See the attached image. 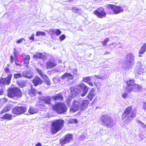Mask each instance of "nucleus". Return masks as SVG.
Here are the masks:
<instances>
[{
	"label": "nucleus",
	"instance_id": "680f3d73",
	"mask_svg": "<svg viewBox=\"0 0 146 146\" xmlns=\"http://www.w3.org/2000/svg\"><path fill=\"white\" fill-rule=\"evenodd\" d=\"M13 54L14 56V58H15V59H16L17 57V53L15 51H14V52L13 53Z\"/></svg>",
	"mask_w": 146,
	"mask_h": 146
},
{
	"label": "nucleus",
	"instance_id": "a18cd8bd",
	"mask_svg": "<svg viewBox=\"0 0 146 146\" xmlns=\"http://www.w3.org/2000/svg\"><path fill=\"white\" fill-rule=\"evenodd\" d=\"M5 72L7 74V75L10 74H12L10 69L8 68H6L5 69Z\"/></svg>",
	"mask_w": 146,
	"mask_h": 146
},
{
	"label": "nucleus",
	"instance_id": "79ce46f5",
	"mask_svg": "<svg viewBox=\"0 0 146 146\" xmlns=\"http://www.w3.org/2000/svg\"><path fill=\"white\" fill-rule=\"evenodd\" d=\"M54 30L55 29H50L49 31L47 30H45V31L51 34H54Z\"/></svg>",
	"mask_w": 146,
	"mask_h": 146
},
{
	"label": "nucleus",
	"instance_id": "6ab92c4d",
	"mask_svg": "<svg viewBox=\"0 0 146 146\" xmlns=\"http://www.w3.org/2000/svg\"><path fill=\"white\" fill-rule=\"evenodd\" d=\"M52 98L55 100H63V98L61 93H59L56 95H54L52 96Z\"/></svg>",
	"mask_w": 146,
	"mask_h": 146
},
{
	"label": "nucleus",
	"instance_id": "2f4dec72",
	"mask_svg": "<svg viewBox=\"0 0 146 146\" xmlns=\"http://www.w3.org/2000/svg\"><path fill=\"white\" fill-rule=\"evenodd\" d=\"M146 49V44L145 43L144 44L143 46L141 47V49L140 50L139 53V54H143L144 53Z\"/></svg>",
	"mask_w": 146,
	"mask_h": 146
},
{
	"label": "nucleus",
	"instance_id": "c9c22d12",
	"mask_svg": "<svg viewBox=\"0 0 146 146\" xmlns=\"http://www.w3.org/2000/svg\"><path fill=\"white\" fill-rule=\"evenodd\" d=\"M61 33V31L59 29H55L54 30V34L56 36H58Z\"/></svg>",
	"mask_w": 146,
	"mask_h": 146
},
{
	"label": "nucleus",
	"instance_id": "cd10ccee",
	"mask_svg": "<svg viewBox=\"0 0 146 146\" xmlns=\"http://www.w3.org/2000/svg\"><path fill=\"white\" fill-rule=\"evenodd\" d=\"M28 94L31 97H34L36 95V90L33 88H31L29 91Z\"/></svg>",
	"mask_w": 146,
	"mask_h": 146
},
{
	"label": "nucleus",
	"instance_id": "58836bf2",
	"mask_svg": "<svg viewBox=\"0 0 146 146\" xmlns=\"http://www.w3.org/2000/svg\"><path fill=\"white\" fill-rule=\"evenodd\" d=\"M125 91L129 93L132 91V86H128L125 89Z\"/></svg>",
	"mask_w": 146,
	"mask_h": 146
},
{
	"label": "nucleus",
	"instance_id": "f8f14e48",
	"mask_svg": "<svg viewBox=\"0 0 146 146\" xmlns=\"http://www.w3.org/2000/svg\"><path fill=\"white\" fill-rule=\"evenodd\" d=\"M12 74H10L7 75V78H1L0 79V85L1 84L8 85L10 84Z\"/></svg>",
	"mask_w": 146,
	"mask_h": 146
},
{
	"label": "nucleus",
	"instance_id": "9d476101",
	"mask_svg": "<svg viewBox=\"0 0 146 146\" xmlns=\"http://www.w3.org/2000/svg\"><path fill=\"white\" fill-rule=\"evenodd\" d=\"M27 110L26 107L23 106H15L12 110L13 113L20 115L25 113Z\"/></svg>",
	"mask_w": 146,
	"mask_h": 146
},
{
	"label": "nucleus",
	"instance_id": "c85d7f7f",
	"mask_svg": "<svg viewBox=\"0 0 146 146\" xmlns=\"http://www.w3.org/2000/svg\"><path fill=\"white\" fill-rule=\"evenodd\" d=\"M70 96L74 97L76 96V92L75 90V88L74 87H71L70 88Z\"/></svg>",
	"mask_w": 146,
	"mask_h": 146
},
{
	"label": "nucleus",
	"instance_id": "0e129e2a",
	"mask_svg": "<svg viewBox=\"0 0 146 146\" xmlns=\"http://www.w3.org/2000/svg\"><path fill=\"white\" fill-rule=\"evenodd\" d=\"M91 86H94L93 84L91 82H90V81L88 82V83Z\"/></svg>",
	"mask_w": 146,
	"mask_h": 146
},
{
	"label": "nucleus",
	"instance_id": "49530a36",
	"mask_svg": "<svg viewBox=\"0 0 146 146\" xmlns=\"http://www.w3.org/2000/svg\"><path fill=\"white\" fill-rule=\"evenodd\" d=\"M10 58V62L12 64L13 63L14 61H15V60L16 61V59H15V58L12 55L11 56Z\"/></svg>",
	"mask_w": 146,
	"mask_h": 146
},
{
	"label": "nucleus",
	"instance_id": "603ef678",
	"mask_svg": "<svg viewBox=\"0 0 146 146\" xmlns=\"http://www.w3.org/2000/svg\"><path fill=\"white\" fill-rule=\"evenodd\" d=\"M34 34H32L31 35V36L29 37V38L30 40H31L32 41H34Z\"/></svg>",
	"mask_w": 146,
	"mask_h": 146
},
{
	"label": "nucleus",
	"instance_id": "7ed1b4c3",
	"mask_svg": "<svg viewBox=\"0 0 146 146\" xmlns=\"http://www.w3.org/2000/svg\"><path fill=\"white\" fill-rule=\"evenodd\" d=\"M64 121L62 119H56L52 122L51 129L52 133H56L61 129L64 126Z\"/></svg>",
	"mask_w": 146,
	"mask_h": 146
},
{
	"label": "nucleus",
	"instance_id": "9b49d317",
	"mask_svg": "<svg viewBox=\"0 0 146 146\" xmlns=\"http://www.w3.org/2000/svg\"><path fill=\"white\" fill-rule=\"evenodd\" d=\"M94 13L100 18H102L106 17V13L102 7H100L94 12Z\"/></svg>",
	"mask_w": 146,
	"mask_h": 146
},
{
	"label": "nucleus",
	"instance_id": "37998d69",
	"mask_svg": "<svg viewBox=\"0 0 146 146\" xmlns=\"http://www.w3.org/2000/svg\"><path fill=\"white\" fill-rule=\"evenodd\" d=\"M86 94L84 93L83 91L81 90L78 93V94L80 96L82 97H84Z\"/></svg>",
	"mask_w": 146,
	"mask_h": 146
},
{
	"label": "nucleus",
	"instance_id": "39448f33",
	"mask_svg": "<svg viewBox=\"0 0 146 146\" xmlns=\"http://www.w3.org/2000/svg\"><path fill=\"white\" fill-rule=\"evenodd\" d=\"M101 124L107 127L111 128L114 125V122L111 117L106 115H102L100 118Z\"/></svg>",
	"mask_w": 146,
	"mask_h": 146
},
{
	"label": "nucleus",
	"instance_id": "e2e57ef3",
	"mask_svg": "<svg viewBox=\"0 0 146 146\" xmlns=\"http://www.w3.org/2000/svg\"><path fill=\"white\" fill-rule=\"evenodd\" d=\"M94 76H95V77H97V79H102V80H104V79H103L102 77H100L99 76H97L96 75H95Z\"/></svg>",
	"mask_w": 146,
	"mask_h": 146
},
{
	"label": "nucleus",
	"instance_id": "412c9836",
	"mask_svg": "<svg viewBox=\"0 0 146 146\" xmlns=\"http://www.w3.org/2000/svg\"><path fill=\"white\" fill-rule=\"evenodd\" d=\"M66 78L72 80L73 79V76L69 73H66L62 76L61 79H63Z\"/></svg>",
	"mask_w": 146,
	"mask_h": 146
},
{
	"label": "nucleus",
	"instance_id": "bf43d9fd",
	"mask_svg": "<svg viewBox=\"0 0 146 146\" xmlns=\"http://www.w3.org/2000/svg\"><path fill=\"white\" fill-rule=\"evenodd\" d=\"M85 136L84 135H82L80 136L81 140L82 141L84 140L85 139Z\"/></svg>",
	"mask_w": 146,
	"mask_h": 146
},
{
	"label": "nucleus",
	"instance_id": "774afa93",
	"mask_svg": "<svg viewBox=\"0 0 146 146\" xmlns=\"http://www.w3.org/2000/svg\"><path fill=\"white\" fill-rule=\"evenodd\" d=\"M41 144L40 143H38L36 144L35 145V146H41Z\"/></svg>",
	"mask_w": 146,
	"mask_h": 146
},
{
	"label": "nucleus",
	"instance_id": "20e7f679",
	"mask_svg": "<svg viewBox=\"0 0 146 146\" xmlns=\"http://www.w3.org/2000/svg\"><path fill=\"white\" fill-rule=\"evenodd\" d=\"M7 95L9 97L17 100L21 97L22 93L19 88H14L9 89Z\"/></svg>",
	"mask_w": 146,
	"mask_h": 146
},
{
	"label": "nucleus",
	"instance_id": "6e6d98bb",
	"mask_svg": "<svg viewBox=\"0 0 146 146\" xmlns=\"http://www.w3.org/2000/svg\"><path fill=\"white\" fill-rule=\"evenodd\" d=\"M137 123L139 124H141V126H142L143 127H145V125L143 123H142L140 121L138 120Z\"/></svg>",
	"mask_w": 146,
	"mask_h": 146
},
{
	"label": "nucleus",
	"instance_id": "4c0bfd02",
	"mask_svg": "<svg viewBox=\"0 0 146 146\" xmlns=\"http://www.w3.org/2000/svg\"><path fill=\"white\" fill-rule=\"evenodd\" d=\"M143 67V66L142 65L141 62L140 61H138L137 62L136 64V66L135 68H140Z\"/></svg>",
	"mask_w": 146,
	"mask_h": 146
},
{
	"label": "nucleus",
	"instance_id": "a211bd4d",
	"mask_svg": "<svg viewBox=\"0 0 146 146\" xmlns=\"http://www.w3.org/2000/svg\"><path fill=\"white\" fill-rule=\"evenodd\" d=\"M33 57L35 58H41L44 60L46 58V56L41 53L36 52L33 55Z\"/></svg>",
	"mask_w": 146,
	"mask_h": 146
},
{
	"label": "nucleus",
	"instance_id": "de8ad7c7",
	"mask_svg": "<svg viewBox=\"0 0 146 146\" xmlns=\"http://www.w3.org/2000/svg\"><path fill=\"white\" fill-rule=\"evenodd\" d=\"M35 69L37 71V72L38 73L40 76L43 74L42 71L40 69L38 68H36Z\"/></svg>",
	"mask_w": 146,
	"mask_h": 146
},
{
	"label": "nucleus",
	"instance_id": "2eb2a0df",
	"mask_svg": "<svg viewBox=\"0 0 146 146\" xmlns=\"http://www.w3.org/2000/svg\"><path fill=\"white\" fill-rule=\"evenodd\" d=\"M95 89L92 88L87 95L86 98H88L90 101H92L96 95V94L95 93Z\"/></svg>",
	"mask_w": 146,
	"mask_h": 146
},
{
	"label": "nucleus",
	"instance_id": "4468645a",
	"mask_svg": "<svg viewBox=\"0 0 146 146\" xmlns=\"http://www.w3.org/2000/svg\"><path fill=\"white\" fill-rule=\"evenodd\" d=\"M22 57L23 58V61L24 62V64L26 67L28 68V64L29 63L30 59V56L29 55H25L24 54H22Z\"/></svg>",
	"mask_w": 146,
	"mask_h": 146
},
{
	"label": "nucleus",
	"instance_id": "7c9ffc66",
	"mask_svg": "<svg viewBox=\"0 0 146 146\" xmlns=\"http://www.w3.org/2000/svg\"><path fill=\"white\" fill-rule=\"evenodd\" d=\"M12 116L11 115L6 114L1 118L5 119L10 120L11 119Z\"/></svg>",
	"mask_w": 146,
	"mask_h": 146
},
{
	"label": "nucleus",
	"instance_id": "bb28decb",
	"mask_svg": "<svg viewBox=\"0 0 146 146\" xmlns=\"http://www.w3.org/2000/svg\"><path fill=\"white\" fill-rule=\"evenodd\" d=\"M40 76L43 79L44 82L48 85H50L51 84L50 82L46 75L43 74Z\"/></svg>",
	"mask_w": 146,
	"mask_h": 146
},
{
	"label": "nucleus",
	"instance_id": "f257e3e1",
	"mask_svg": "<svg viewBox=\"0 0 146 146\" xmlns=\"http://www.w3.org/2000/svg\"><path fill=\"white\" fill-rule=\"evenodd\" d=\"M135 110L132 109V107L130 106L127 108L123 114L122 118L124 119L126 117L125 123L128 124L135 116Z\"/></svg>",
	"mask_w": 146,
	"mask_h": 146
},
{
	"label": "nucleus",
	"instance_id": "c03bdc74",
	"mask_svg": "<svg viewBox=\"0 0 146 146\" xmlns=\"http://www.w3.org/2000/svg\"><path fill=\"white\" fill-rule=\"evenodd\" d=\"M53 80L55 84L58 83L60 81V79L56 77L54 78L53 79Z\"/></svg>",
	"mask_w": 146,
	"mask_h": 146
},
{
	"label": "nucleus",
	"instance_id": "72a5a7b5",
	"mask_svg": "<svg viewBox=\"0 0 146 146\" xmlns=\"http://www.w3.org/2000/svg\"><path fill=\"white\" fill-rule=\"evenodd\" d=\"M46 35V33L43 31H37L36 33V36H37L40 35L42 36H45Z\"/></svg>",
	"mask_w": 146,
	"mask_h": 146
},
{
	"label": "nucleus",
	"instance_id": "69168bd1",
	"mask_svg": "<svg viewBox=\"0 0 146 146\" xmlns=\"http://www.w3.org/2000/svg\"><path fill=\"white\" fill-rule=\"evenodd\" d=\"M76 0H69V1L71 3H76Z\"/></svg>",
	"mask_w": 146,
	"mask_h": 146
},
{
	"label": "nucleus",
	"instance_id": "09e8293b",
	"mask_svg": "<svg viewBox=\"0 0 146 146\" xmlns=\"http://www.w3.org/2000/svg\"><path fill=\"white\" fill-rule=\"evenodd\" d=\"M65 36L64 35H62L59 37V39L61 41H62L65 39Z\"/></svg>",
	"mask_w": 146,
	"mask_h": 146
},
{
	"label": "nucleus",
	"instance_id": "ea45409f",
	"mask_svg": "<svg viewBox=\"0 0 146 146\" xmlns=\"http://www.w3.org/2000/svg\"><path fill=\"white\" fill-rule=\"evenodd\" d=\"M14 78H21L22 76V75L20 73L14 74Z\"/></svg>",
	"mask_w": 146,
	"mask_h": 146
},
{
	"label": "nucleus",
	"instance_id": "a878e982",
	"mask_svg": "<svg viewBox=\"0 0 146 146\" xmlns=\"http://www.w3.org/2000/svg\"><path fill=\"white\" fill-rule=\"evenodd\" d=\"M28 111L29 113L30 114H33L37 113L38 112V110L37 109L32 106H30Z\"/></svg>",
	"mask_w": 146,
	"mask_h": 146
},
{
	"label": "nucleus",
	"instance_id": "473e14b6",
	"mask_svg": "<svg viewBox=\"0 0 146 146\" xmlns=\"http://www.w3.org/2000/svg\"><path fill=\"white\" fill-rule=\"evenodd\" d=\"M17 83L19 86L21 88H23L25 86V82L24 81H20Z\"/></svg>",
	"mask_w": 146,
	"mask_h": 146
},
{
	"label": "nucleus",
	"instance_id": "8fccbe9b",
	"mask_svg": "<svg viewBox=\"0 0 146 146\" xmlns=\"http://www.w3.org/2000/svg\"><path fill=\"white\" fill-rule=\"evenodd\" d=\"M23 41L25 42V39L24 38H21L17 41L16 42L17 44H19L23 42Z\"/></svg>",
	"mask_w": 146,
	"mask_h": 146
},
{
	"label": "nucleus",
	"instance_id": "393cba45",
	"mask_svg": "<svg viewBox=\"0 0 146 146\" xmlns=\"http://www.w3.org/2000/svg\"><path fill=\"white\" fill-rule=\"evenodd\" d=\"M145 71V70L144 69L143 67L135 68V72L139 75L142 74Z\"/></svg>",
	"mask_w": 146,
	"mask_h": 146
},
{
	"label": "nucleus",
	"instance_id": "f704fd0d",
	"mask_svg": "<svg viewBox=\"0 0 146 146\" xmlns=\"http://www.w3.org/2000/svg\"><path fill=\"white\" fill-rule=\"evenodd\" d=\"M110 40V38L108 37H107L104 40V41L101 42L102 43V44L103 46H106V44L107 42H109Z\"/></svg>",
	"mask_w": 146,
	"mask_h": 146
},
{
	"label": "nucleus",
	"instance_id": "ddd939ff",
	"mask_svg": "<svg viewBox=\"0 0 146 146\" xmlns=\"http://www.w3.org/2000/svg\"><path fill=\"white\" fill-rule=\"evenodd\" d=\"M56 62L54 60H48L46 63L47 69H50L56 66Z\"/></svg>",
	"mask_w": 146,
	"mask_h": 146
},
{
	"label": "nucleus",
	"instance_id": "1a4fd4ad",
	"mask_svg": "<svg viewBox=\"0 0 146 146\" xmlns=\"http://www.w3.org/2000/svg\"><path fill=\"white\" fill-rule=\"evenodd\" d=\"M72 134L68 133L64 137H62L60 139V144L62 145L68 143L72 140Z\"/></svg>",
	"mask_w": 146,
	"mask_h": 146
},
{
	"label": "nucleus",
	"instance_id": "a19ab883",
	"mask_svg": "<svg viewBox=\"0 0 146 146\" xmlns=\"http://www.w3.org/2000/svg\"><path fill=\"white\" fill-rule=\"evenodd\" d=\"M134 82V80H130L126 82V84L128 86H132V84Z\"/></svg>",
	"mask_w": 146,
	"mask_h": 146
},
{
	"label": "nucleus",
	"instance_id": "0eeeda50",
	"mask_svg": "<svg viewBox=\"0 0 146 146\" xmlns=\"http://www.w3.org/2000/svg\"><path fill=\"white\" fill-rule=\"evenodd\" d=\"M126 64L128 68H131L135 64V58L134 54L130 53L127 54L126 56Z\"/></svg>",
	"mask_w": 146,
	"mask_h": 146
},
{
	"label": "nucleus",
	"instance_id": "423d86ee",
	"mask_svg": "<svg viewBox=\"0 0 146 146\" xmlns=\"http://www.w3.org/2000/svg\"><path fill=\"white\" fill-rule=\"evenodd\" d=\"M53 110L58 113H61L66 112L67 110L66 106L64 104L59 103L55 105L53 107Z\"/></svg>",
	"mask_w": 146,
	"mask_h": 146
},
{
	"label": "nucleus",
	"instance_id": "b1692460",
	"mask_svg": "<svg viewBox=\"0 0 146 146\" xmlns=\"http://www.w3.org/2000/svg\"><path fill=\"white\" fill-rule=\"evenodd\" d=\"M45 104H51V98L50 97L46 96L44 97L42 100Z\"/></svg>",
	"mask_w": 146,
	"mask_h": 146
},
{
	"label": "nucleus",
	"instance_id": "13d9d810",
	"mask_svg": "<svg viewBox=\"0 0 146 146\" xmlns=\"http://www.w3.org/2000/svg\"><path fill=\"white\" fill-rule=\"evenodd\" d=\"M142 108L143 109L146 110V103H144L143 104Z\"/></svg>",
	"mask_w": 146,
	"mask_h": 146
},
{
	"label": "nucleus",
	"instance_id": "f03ea898",
	"mask_svg": "<svg viewBox=\"0 0 146 146\" xmlns=\"http://www.w3.org/2000/svg\"><path fill=\"white\" fill-rule=\"evenodd\" d=\"M89 102L87 100H84L81 102L80 100H74L71 108V110L73 112L77 111L79 109L84 110L88 106Z\"/></svg>",
	"mask_w": 146,
	"mask_h": 146
},
{
	"label": "nucleus",
	"instance_id": "c756f323",
	"mask_svg": "<svg viewBox=\"0 0 146 146\" xmlns=\"http://www.w3.org/2000/svg\"><path fill=\"white\" fill-rule=\"evenodd\" d=\"M11 109V107L9 106H5L1 111L0 113L2 114L3 113L9 111Z\"/></svg>",
	"mask_w": 146,
	"mask_h": 146
},
{
	"label": "nucleus",
	"instance_id": "052dcab7",
	"mask_svg": "<svg viewBox=\"0 0 146 146\" xmlns=\"http://www.w3.org/2000/svg\"><path fill=\"white\" fill-rule=\"evenodd\" d=\"M4 91L3 88H1L0 89V95L3 94Z\"/></svg>",
	"mask_w": 146,
	"mask_h": 146
},
{
	"label": "nucleus",
	"instance_id": "e433bc0d",
	"mask_svg": "<svg viewBox=\"0 0 146 146\" xmlns=\"http://www.w3.org/2000/svg\"><path fill=\"white\" fill-rule=\"evenodd\" d=\"M91 77L88 76L84 78L83 80L84 82H86L88 83V82H89L91 80Z\"/></svg>",
	"mask_w": 146,
	"mask_h": 146
},
{
	"label": "nucleus",
	"instance_id": "5701e85b",
	"mask_svg": "<svg viewBox=\"0 0 146 146\" xmlns=\"http://www.w3.org/2000/svg\"><path fill=\"white\" fill-rule=\"evenodd\" d=\"M78 87L81 88V90L84 92V93H87L88 88L85 85L82 84L78 86Z\"/></svg>",
	"mask_w": 146,
	"mask_h": 146
},
{
	"label": "nucleus",
	"instance_id": "4d7b16f0",
	"mask_svg": "<svg viewBox=\"0 0 146 146\" xmlns=\"http://www.w3.org/2000/svg\"><path fill=\"white\" fill-rule=\"evenodd\" d=\"M78 121L76 119H72L71 120V122L77 123H78Z\"/></svg>",
	"mask_w": 146,
	"mask_h": 146
},
{
	"label": "nucleus",
	"instance_id": "864d4df0",
	"mask_svg": "<svg viewBox=\"0 0 146 146\" xmlns=\"http://www.w3.org/2000/svg\"><path fill=\"white\" fill-rule=\"evenodd\" d=\"M122 97L124 98H125L128 97L127 94L126 93H124L122 95Z\"/></svg>",
	"mask_w": 146,
	"mask_h": 146
},
{
	"label": "nucleus",
	"instance_id": "3c124183",
	"mask_svg": "<svg viewBox=\"0 0 146 146\" xmlns=\"http://www.w3.org/2000/svg\"><path fill=\"white\" fill-rule=\"evenodd\" d=\"M94 85L98 88H100V84L99 82H94Z\"/></svg>",
	"mask_w": 146,
	"mask_h": 146
},
{
	"label": "nucleus",
	"instance_id": "4be33fe9",
	"mask_svg": "<svg viewBox=\"0 0 146 146\" xmlns=\"http://www.w3.org/2000/svg\"><path fill=\"white\" fill-rule=\"evenodd\" d=\"M132 86V91L135 92L140 90L141 87L137 84H134Z\"/></svg>",
	"mask_w": 146,
	"mask_h": 146
},
{
	"label": "nucleus",
	"instance_id": "f3484780",
	"mask_svg": "<svg viewBox=\"0 0 146 146\" xmlns=\"http://www.w3.org/2000/svg\"><path fill=\"white\" fill-rule=\"evenodd\" d=\"M22 74L23 76L26 78H31L33 77L34 74L30 70L29 71H23L22 72Z\"/></svg>",
	"mask_w": 146,
	"mask_h": 146
},
{
	"label": "nucleus",
	"instance_id": "338daca9",
	"mask_svg": "<svg viewBox=\"0 0 146 146\" xmlns=\"http://www.w3.org/2000/svg\"><path fill=\"white\" fill-rule=\"evenodd\" d=\"M15 64L17 66H20L21 65V63H17L16 62V61L15 60Z\"/></svg>",
	"mask_w": 146,
	"mask_h": 146
},
{
	"label": "nucleus",
	"instance_id": "aec40b11",
	"mask_svg": "<svg viewBox=\"0 0 146 146\" xmlns=\"http://www.w3.org/2000/svg\"><path fill=\"white\" fill-rule=\"evenodd\" d=\"M72 10L73 12L79 15H80L83 12L80 8L76 7H72Z\"/></svg>",
	"mask_w": 146,
	"mask_h": 146
},
{
	"label": "nucleus",
	"instance_id": "dca6fc26",
	"mask_svg": "<svg viewBox=\"0 0 146 146\" xmlns=\"http://www.w3.org/2000/svg\"><path fill=\"white\" fill-rule=\"evenodd\" d=\"M33 82L35 86L41 85L42 82V80L39 77L36 76L34 77Z\"/></svg>",
	"mask_w": 146,
	"mask_h": 146
},
{
	"label": "nucleus",
	"instance_id": "5fc2aeb1",
	"mask_svg": "<svg viewBox=\"0 0 146 146\" xmlns=\"http://www.w3.org/2000/svg\"><path fill=\"white\" fill-rule=\"evenodd\" d=\"M7 101V99L5 97L3 98L2 99H1V101L4 103L6 102Z\"/></svg>",
	"mask_w": 146,
	"mask_h": 146
},
{
	"label": "nucleus",
	"instance_id": "6e6552de",
	"mask_svg": "<svg viewBox=\"0 0 146 146\" xmlns=\"http://www.w3.org/2000/svg\"><path fill=\"white\" fill-rule=\"evenodd\" d=\"M106 7L108 10H112L115 14H118L123 11L122 7L119 6L109 4L106 6Z\"/></svg>",
	"mask_w": 146,
	"mask_h": 146
}]
</instances>
